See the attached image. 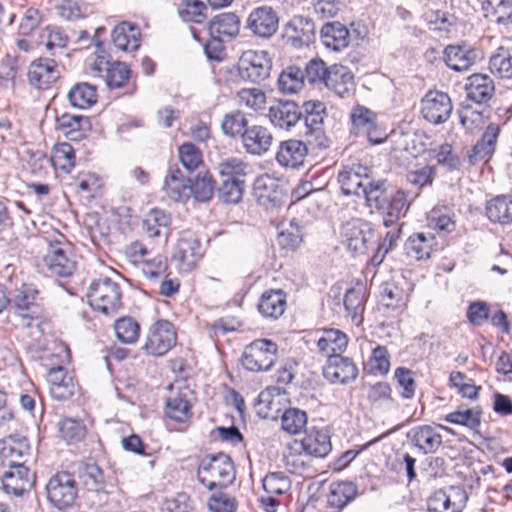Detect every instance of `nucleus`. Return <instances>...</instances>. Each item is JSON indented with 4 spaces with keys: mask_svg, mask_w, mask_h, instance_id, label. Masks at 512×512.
I'll return each mask as SVG.
<instances>
[{
    "mask_svg": "<svg viewBox=\"0 0 512 512\" xmlns=\"http://www.w3.org/2000/svg\"><path fill=\"white\" fill-rule=\"evenodd\" d=\"M476 58V51L467 44L449 45L444 50L445 63L457 72L468 70L475 63Z\"/></svg>",
    "mask_w": 512,
    "mask_h": 512,
    "instance_id": "obj_25",
    "label": "nucleus"
},
{
    "mask_svg": "<svg viewBox=\"0 0 512 512\" xmlns=\"http://www.w3.org/2000/svg\"><path fill=\"white\" fill-rule=\"evenodd\" d=\"M304 82V71L296 66L287 67L278 78L280 90L287 94L298 93L303 88Z\"/></svg>",
    "mask_w": 512,
    "mask_h": 512,
    "instance_id": "obj_47",
    "label": "nucleus"
},
{
    "mask_svg": "<svg viewBox=\"0 0 512 512\" xmlns=\"http://www.w3.org/2000/svg\"><path fill=\"white\" fill-rule=\"evenodd\" d=\"M285 36L296 48L308 46L315 38V24L307 17L294 16L285 26Z\"/></svg>",
    "mask_w": 512,
    "mask_h": 512,
    "instance_id": "obj_17",
    "label": "nucleus"
},
{
    "mask_svg": "<svg viewBox=\"0 0 512 512\" xmlns=\"http://www.w3.org/2000/svg\"><path fill=\"white\" fill-rule=\"evenodd\" d=\"M1 476L3 490L10 496L23 497L33 488L36 477L26 465L4 468Z\"/></svg>",
    "mask_w": 512,
    "mask_h": 512,
    "instance_id": "obj_10",
    "label": "nucleus"
},
{
    "mask_svg": "<svg viewBox=\"0 0 512 512\" xmlns=\"http://www.w3.org/2000/svg\"><path fill=\"white\" fill-rule=\"evenodd\" d=\"M171 224L170 214L162 209H151L142 221V228L149 237L168 236Z\"/></svg>",
    "mask_w": 512,
    "mask_h": 512,
    "instance_id": "obj_41",
    "label": "nucleus"
},
{
    "mask_svg": "<svg viewBox=\"0 0 512 512\" xmlns=\"http://www.w3.org/2000/svg\"><path fill=\"white\" fill-rule=\"evenodd\" d=\"M367 171V168L362 166L345 167L338 175L342 192L345 195L361 196L362 190L367 188L371 180Z\"/></svg>",
    "mask_w": 512,
    "mask_h": 512,
    "instance_id": "obj_21",
    "label": "nucleus"
},
{
    "mask_svg": "<svg viewBox=\"0 0 512 512\" xmlns=\"http://www.w3.org/2000/svg\"><path fill=\"white\" fill-rule=\"evenodd\" d=\"M341 236L348 250L363 254L368 249V243L374 240L375 233L369 223L361 219H352L343 224Z\"/></svg>",
    "mask_w": 512,
    "mask_h": 512,
    "instance_id": "obj_8",
    "label": "nucleus"
},
{
    "mask_svg": "<svg viewBox=\"0 0 512 512\" xmlns=\"http://www.w3.org/2000/svg\"><path fill=\"white\" fill-rule=\"evenodd\" d=\"M58 64L51 58H39L31 62L27 72L28 83L38 89H49L60 78Z\"/></svg>",
    "mask_w": 512,
    "mask_h": 512,
    "instance_id": "obj_12",
    "label": "nucleus"
},
{
    "mask_svg": "<svg viewBox=\"0 0 512 512\" xmlns=\"http://www.w3.org/2000/svg\"><path fill=\"white\" fill-rule=\"evenodd\" d=\"M365 296L362 289L350 288L344 297V306L348 314L355 320L364 310Z\"/></svg>",
    "mask_w": 512,
    "mask_h": 512,
    "instance_id": "obj_59",
    "label": "nucleus"
},
{
    "mask_svg": "<svg viewBox=\"0 0 512 512\" xmlns=\"http://www.w3.org/2000/svg\"><path fill=\"white\" fill-rule=\"evenodd\" d=\"M286 294L281 290H269L261 295L258 311L266 318L278 319L286 309Z\"/></svg>",
    "mask_w": 512,
    "mask_h": 512,
    "instance_id": "obj_35",
    "label": "nucleus"
},
{
    "mask_svg": "<svg viewBox=\"0 0 512 512\" xmlns=\"http://www.w3.org/2000/svg\"><path fill=\"white\" fill-rule=\"evenodd\" d=\"M279 18L271 7H258V37L269 38L278 29Z\"/></svg>",
    "mask_w": 512,
    "mask_h": 512,
    "instance_id": "obj_50",
    "label": "nucleus"
},
{
    "mask_svg": "<svg viewBox=\"0 0 512 512\" xmlns=\"http://www.w3.org/2000/svg\"><path fill=\"white\" fill-rule=\"evenodd\" d=\"M348 345L347 335L338 329H325L322 336L317 341V347L321 353L328 358L330 355H336L346 350Z\"/></svg>",
    "mask_w": 512,
    "mask_h": 512,
    "instance_id": "obj_38",
    "label": "nucleus"
},
{
    "mask_svg": "<svg viewBox=\"0 0 512 512\" xmlns=\"http://www.w3.org/2000/svg\"><path fill=\"white\" fill-rule=\"evenodd\" d=\"M285 401V392L280 387H267L258 395V417L277 420Z\"/></svg>",
    "mask_w": 512,
    "mask_h": 512,
    "instance_id": "obj_19",
    "label": "nucleus"
},
{
    "mask_svg": "<svg viewBox=\"0 0 512 512\" xmlns=\"http://www.w3.org/2000/svg\"><path fill=\"white\" fill-rule=\"evenodd\" d=\"M483 9L491 21L499 25L512 24V0H485Z\"/></svg>",
    "mask_w": 512,
    "mask_h": 512,
    "instance_id": "obj_45",
    "label": "nucleus"
},
{
    "mask_svg": "<svg viewBox=\"0 0 512 512\" xmlns=\"http://www.w3.org/2000/svg\"><path fill=\"white\" fill-rule=\"evenodd\" d=\"M46 494L49 502L58 509L72 506L78 494L73 474L61 471L51 476L46 484Z\"/></svg>",
    "mask_w": 512,
    "mask_h": 512,
    "instance_id": "obj_4",
    "label": "nucleus"
},
{
    "mask_svg": "<svg viewBox=\"0 0 512 512\" xmlns=\"http://www.w3.org/2000/svg\"><path fill=\"white\" fill-rule=\"evenodd\" d=\"M55 11L58 17L66 21H76L85 15L83 7L75 0H59Z\"/></svg>",
    "mask_w": 512,
    "mask_h": 512,
    "instance_id": "obj_63",
    "label": "nucleus"
},
{
    "mask_svg": "<svg viewBox=\"0 0 512 512\" xmlns=\"http://www.w3.org/2000/svg\"><path fill=\"white\" fill-rule=\"evenodd\" d=\"M323 374L332 383L345 384L356 379L358 369L350 358L336 354L330 355L327 359Z\"/></svg>",
    "mask_w": 512,
    "mask_h": 512,
    "instance_id": "obj_16",
    "label": "nucleus"
},
{
    "mask_svg": "<svg viewBox=\"0 0 512 512\" xmlns=\"http://www.w3.org/2000/svg\"><path fill=\"white\" fill-rule=\"evenodd\" d=\"M247 119L245 115L240 112H234L231 114H226L222 120L221 128L225 135L230 137H236L243 133V131L247 128Z\"/></svg>",
    "mask_w": 512,
    "mask_h": 512,
    "instance_id": "obj_56",
    "label": "nucleus"
},
{
    "mask_svg": "<svg viewBox=\"0 0 512 512\" xmlns=\"http://www.w3.org/2000/svg\"><path fill=\"white\" fill-rule=\"evenodd\" d=\"M278 359V345L269 339H258V371L269 370Z\"/></svg>",
    "mask_w": 512,
    "mask_h": 512,
    "instance_id": "obj_53",
    "label": "nucleus"
},
{
    "mask_svg": "<svg viewBox=\"0 0 512 512\" xmlns=\"http://www.w3.org/2000/svg\"><path fill=\"white\" fill-rule=\"evenodd\" d=\"M303 113L294 101H278L268 111L270 122L276 128L289 131L302 118Z\"/></svg>",
    "mask_w": 512,
    "mask_h": 512,
    "instance_id": "obj_18",
    "label": "nucleus"
},
{
    "mask_svg": "<svg viewBox=\"0 0 512 512\" xmlns=\"http://www.w3.org/2000/svg\"><path fill=\"white\" fill-rule=\"evenodd\" d=\"M351 121L357 134L365 135L371 144H380L382 137H374L376 132V116L366 107L357 106L352 110Z\"/></svg>",
    "mask_w": 512,
    "mask_h": 512,
    "instance_id": "obj_29",
    "label": "nucleus"
},
{
    "mask_svg": "<svg viewBox=\"0 0 512 512\" xmlns=\"http://www.w3.org/2000/svg\"><path fill=\"white\" fill-rule=\"evenodd\" d=\"M436 175V169L434 166L426 165L417 170H410L406 174V180L418 188L430 186Z\"/></svg>",
    "mask_w": 512,
    "mask_h": 512,
    "instance_id": "obj_64",
    "label": "nucleus"
},
{
    "mask_svg": "<svg viewBox=\"0 0 512 512\" xmlns=\"http://www.w3.org/2000/svg\"><path fill=\"white\" fill-rule=\"evenodd\" d=\"M191 196L199 202L209 201L214 193L215 182L208 171L199 172L190 182Z\"/></svg>",
    "mask_w": 512,
    "mask_h": 512,
    "instance_id": "obj_48",
    "label": "nucleus"
},
{
    "mask_svg": "<svg viewBox=\"0 0 512 512\" xmlns=\"http://www.w3.org/2000/svg\"><path fill=\"white\" fill-rule=\"evenodd\" d=\"M197 477L209 490L232 484L236 477L231 457L225 453L207 454L198 466Z\"/></svg>",
    "mask_w": 512,
    "mask_h": 512,
    "instance_id": "obj_2",
    "label": "nucleus"
},
{
    "mask_svg": "<svg viewBox=\"0 0 512 512\" xmlns=\"http://www.w3.org/2000/svg\"><path fill=\"white\" fill-rule=\"evenodd\" d=\"M60 437L68 443L81 441L86 434L85 425L79 419L65 418L58 423Z\"/></svg>",
    "mask_w": 512,
    "mask_h": 512,
    "instance_id": "obj_51",
    "label": "nucleus"
},
{
    "mask_svg": "<svg viewBox=\"0 0 512 512\" xmlns=\"http://www.w3.org/2000/svg\"><path fill=\"white\" fill-rule=\"evenodd\" d=\"M86 296L90 306L105 315L115 314L122 306L120 285L107 277L92 281Z\"/></svg>",
    "mask_w": 512,
    "mask_h": 512,
    "instance_id": "obj_3",
    "label": "nucleus"
},
{
    "mask_svg": "<svg viewBox=\"0 0 512 512\" xmlns=\"http://www.w3.org/2000/svg\"><path fill=\"white\" fill-rule=\"evenodd\" d=\"M281 422L284 431L291 435L298 434L307 424V414L297 408L286 409L281 416Z\"/></svg>",
    "mask_w": 512,
    "mask_h": 512,
    "instance_id": "obj_52",
    "label": "nucleus"
},
{
    "mask_svg": "<svg viewBox=\"0 0 512 512\" xmlns=\"http://www.w3.org/2000/svg\"><path fill=\"white\" fill-rule=\"evenodd\" d=\"M320 36L324 46L334 51H341L349 45V30L340 22L324 24Z\"/></svg>",
    "mask_w": 512,
    "mask_h": 512,
    "instance_id": "obj_32",
    "label": "nucleus"
},
{
    "mask_svg": "<svg viewBox=\"0 0 512 512\" xmlns=\"http://www.w3.org/2000/svg\"><path fill=\"white\" fill-rule=\"evenodd\" d=\"M486 216L492 223H512V195H498L487 201Z\"/></svg>",
    "mask_w": 512,
    "mask_h": 512,
    "instance_id": "obj_31",
    "label": "nucleus"
},
{
    "mask_svg": "<svg viewBox=\"0 0 512 512\" xmlns=\"http://www.w3.org/2000/svg\"><path fill=\"white\" fill-rule=\"evenodd\" d=\"M41 268L50 276L69 277L76 269V262L67 244L56 241L49 244Z\"/></svg>",
    "mask_w": 512,
    "mask_h": 512,
    "instance_id": "obj_5",
    "label": "nucleus"
},
{
    "mask_svg": "<svg viewBox=\"0 0 512 512\" xmlns=\"http://www.w3.org/2000/svg\"><path fill=\"white\" fill-rule=\"evenodd\" d=\"M357 495V487L352 482L332 483L328 494V505L331 508L342 509Z\"/></svg>",
    "mask_w": 512,
    "mask_h": 512,
    "instance_id": "obj_44",
    "label": "nucleus"
},
{
    "mask_svg": "<svg viewBox=\"0 0 512 512\" xmlns=\"http://www.w3.org/2000/svg\"><path fill=\"white\" fill-rule=\"evenodd\" d=\"M437 242L432 233H415L405 243L406 255L415 260L428 259L436 249Z\"/></svg>",
    "mask_w": 512,
    "mask_h": 512,
    "instance_id": "obj_30",
    "label": "nucleus"
},
{
    "mask_svg": "<svg viewBox=\"0 0 512 512\" xmlns=\"http://www.w3.org/2000/svg\"><path fill=\"white\" fill-rule=\"evenodd\" d=\"M207 506L211 512H235L237 501L230 494L218 491L210 496Z\"/></svg>",
    "mask_w": 512,
    "mask_h": 512,
    "instance_id": "obj_60",
    "label": "nucleus"
},
{
    "mask_svg": "<svg viewBox=\"0 0 512 512\" xmlns=\"http://www.w3.org/2000/svg\"><path fill=\"white\" fill-rule=\"evenodd\" d=\"M56 128L70 141L82 140L91 129L86 116L64 113L56 118Z\"/></svg>",
    "mask_w": 512,
    "mask_h": 512,
    "instance_id": "obj_22",
    "label": "nucleus"
},
{
    "mask_svg": "<svg viewBox=\"0 0 512 512\" xmlns=\"http://www.w3.org/2000/svg\"><path fill=\"white\" fill-rule=\"evenodd\" d=\"M243 181L239 178L222 179L218 188L219 198L225 203H238L242 198Z\"/></svg>",
    "mask_w": 512,
    "mask_h": 512,
    "instance_id": "obj_55",
    "label": "nucleus"
},
{
    "mask_svg": "<svg viewBox=\"0 0 512 512\" xmlns=\"http://www.w3.org/2000/svg\"><path fill=\"white\" fill-rule=\"evenodd\" d=\"M93 69L97 72L105 71V82L110 89L123 87L127 83L131 72L125 63L119 61L104 63L101 60L99 63H95Z\"/></svg>",
    "mask_w": 512,
    "mask_h": 512,
    "instance_id": "obj_34",
    "label": "nucleus"
},
{
    "mask_svg": "<svg viewBox=\"0 0 512 512\" xmlns=\"http://www.w3.org/2000/svg\"><path fill=\"white\" fill-rule=\"evenodd\" d=\"M240 28L239 18L234 13H220L214 16L208 25L210 36L232 39L238 35Z\"/></svg>",
    "mask_w": 512,
    "mask_h": 512,
    "instance_id": "obj_33",
    "label": "nucleus"
},
{
    "mask_svg": "<svg viewBox=\"0 0 512 512\" xmlns=\"http://www.w3.org/2000/svg\"><path fill=\"white\" fill-rule=\"evenodd\" d=\"M330 75V68L321 59L310 60L304 71L305 80L311 84H326V78Z\"/></svg>",
    "mask_w": 512,
    "mask_h": 512,
    "instance_id": "obj_57",
    "label": "nucleus"
},
{
    "mask_svg": "<svg viewBox=\"0 0 512 512\" xmlns=\"http://www.w3.org/2000/svg\"><path fill=\"white\" fill-rule=\"evenodd\" d=\"M278 243L283 249L295 250L303 240L302 228L299 223L292 219L288 224L281 223L278 226Z\"/></svg>",
    "mask_w": 512,
    "mask_h": 512,
    "instance_id": "obj_46",
    "label": "nucleus"
},
{
    "mask_svg": "<svg viewBox=\"0 0 512 512\" xmlns=\"http://www.w3.org/2000/svg\"><path fill=\"white\" fill-rule=\"evenodd\" d=\"M305 136H315L320 139L323 136V123L326 117V106L317 100L306 101L303 104Z\"/></svg>",
    "mask_w": 512,
    "mask_h": 512,
    "instance_id": "obj_23",
    "label": "nucleus"
},
{
    "mask_svg": "<svg viewBox=\"0 0 512 512\" xmlns=\"http://www.w3.org/2000/svg\"><path fill=\"white\" fill-rule=\"evenodd\" d=\"M467 98L477 104L488 102L494 95V81L487 74L471 75L465 85Z\"/></svg>",
    "mask_w": 512,
    "mask_h": 512,
    "instance_id": "obj_26",
    "label": "nucleus"
},
{
    "mask_svg": "<svg viewBox=\"0 0 512 512\" xmlns=\"http://www.w3.org/2000/svg\"><path fill=\"white\" fill-rule=\"evenodd\" d=\"M353 75L349 69L343 65H333L330 67V75L326 78L325 86L334 91L340 97L348 94L354 85Z\"/></svg>",
    "mask_w": 512,
    "mask_h": 512,
    "instance_id": "obj_40",
    "label": "nucleus"
},
{
    "mask_svg": "<svg viewBox=\"0 0 512 512\" xmlns=\"http://www.w3.org/2000/svg\"><path fill=\"white\" fill-rule=\"evenodd\" d=\"M301 447L306 455L325 457L332 448L330 436L324 430H312L301 440Z\"/></svg>",
    "mask_w": 512,
    "mask_h": 512,
    "instance_id": "obj_36",
    "label": "nucleus"
},
{
    "mask_svg": "<svg viewBox=\"0 0 512 512\" xmlns=\"http://www.w3.org/2000/svg\"><path fill=\"white\" fill-rule=\"evenodd\" d=\"M202 255L201 242L196 233L190 230L182 231L174 247L172 259L177 261L181 268L191 270Z\"/></svg>",
    "mask_w": 512,
    "mask_h": 512,
    "instance_id": "obj_11",
    "label": "nucleus"
},
{
    "mask_svg": "<svg viewBox=\"0 0 512 512\" xmlns=\"http://www.w3.org/2000/svg\"><path fill=\"white\" fill-rule=\"evenodd\" d=\"M30 455L28 440L20 435H10L2 442L0 459L3 468H13L16 465H25Z\"/></svg>",
    "mask_w": 512,
    "mask_h": 512,
    "instance_id": "obj_13",
    "label": "nucleus"
},
{
    "mask_svg": "<svg viewBox=\"0 0 512 512\" xmlns=\"http://www.w3.org/2000/svg\"><path fill=\"white\" fill-rule=\"evenodd\" d=\"M53 161L61 170L69 173L75 166V151L68 143H61L55 147Z\"/></svg>",
    "mask_w": 512,
    "mask_h": 512,
    "instance_id": "obj_61",
    "label": "nucleus"
},
{
    "mask_svg": "<svg viewBox=\"0 0 512 512\" xmlns=\"http://www.w3.org/2000/svg\"><path fill=\"white\" fill-rule=\"evenodd\" d=\"M279 184L275 177L268 173L258 175V205L267 212H274L282 206V194L278 190Z\"/></svg>",
    "mask_w": 512,
    "mask_h": 512,
    "instance_id": "obj_20",
    "label": "nucleus"
},
{
    "mask_svg": "<svg viewBox=\"0 0 512 512\" xmlns=\"http://www.w3.org/2000/svg\"><path fill=\"white\" fill-rule=\"evenodd\" d=\"M38 290L31 284H22L15 289L10 299V308L13 312L23 318H32V310L36 307Z\"/></svg>",
    "mask_w": 512,
    "mask_h": 512,
    "instance_id": "obj_28",
    "label": "nucleus"
},
{
    "mask_svg": "<svg viewBox=\"0 0 512 512\" xmlns=\"http://www.w3.org/2000/svg\"><path fill=\"white\" fill-rule=\"evenodd\" d=\"M141 32L137 25L123 21L116 25L111 33L114 46L125 52H134L140 47Z\"/></svg>",
    "mask_w": 512,
    "mask_h": 512,
    "instance_id": "obj_24",
    "label": "nucleus"
},
{
    "mask_svg": "<svg viewBox=\"0 0 512 512\" xmlns=\"http://www.w3.org/2000/svg\"><path fill=\"white\" fill-rule=\"evenodd\" d=\"M190 182L179 168L171 167L164 180V190L170 199L185 202L191 196Z\"/></svg>",
    "mask_w": 512,
    "mask_h": 512,
    "instance_id": "obj_27",
    "label": "nucleus"
},
{
    "mask_svg": "<svg viewBox=\"0 0 512 512\" xmlns=\"http://www.w3.org/2000/svg\"><path fill=\"white\" fill-rule=\"evenodd\" d=\"M178 153L181 164L188 171H194L202 164V153L192 143H183Z\"/></svg>",
    "mask_w": 512,
    "mask_h": 512,
    "instance_id": "obj_58",
    "label": "nucleus"
},
{
    "mask_svg": "<svg viewBox=\"0 0 512 512\" xmlns=\"http://www.w3.org/2000/svg\"><path fill=\"white\" fill-rule=\"evenodd\" d=\"M114 330L120 342L133 344L139 337L140 326L133 318L122 317L115 321Z\"/></svg>",
    "mask_w": 512,
    "mask_h": 512,
    "instance_id": "obj_49",
    "label": "nucleus"
},
{
    "mask_svg": "<svg viewBox=\"0 0 512 512\" xmlns=\"http://www.w3.org/2000/svg\"><path fill=\"white\" fill-rule=\"evenodd\" d=\"M79 480L83 488L98 498L92 504L100 507L107 502L108 495L105 492V481L102 470L95 463H86L79 472Z\"/></svg>",
    "mask_w": 512,
    "mask_h": 512,
    "instance_id": "obj_15",
    "label": "nucleus"
},
{
    "mask_svg": "<svg viewBox=\"0 0 512 512\" xmlns=\"http://www.w3.org/2000/svg\"><path fill=\"white\" fill-rule=\"evenodd\" d=\"M437 163L448 171L458 170L461 166L460 157L454 153L450 144L445 143L434 150Z\"/></svg>",
    "mask_w": 512,
    "mask_h": 512,
    "instance_id": "obj_62",
    "label": "nucleus"
},
{
    "mask_svg": "<svg viewBox=\"0 0 512 512\" xmlns=\"http://www.w3.org/2000/svg\"><path fill=\"white\" fill-rule=\"evenodd\" d=\"M407 438L411 445L423 455L436 453L443 443L442 435L437 428L430 425L413 427L407 433Z\"/></svg>",
    "mask_w": 512,
    "mask_h": 512,
    "instance_id": "obj_14",
    "label": "nucleus"
},
{
    "mask_svg": "<svg viewBox=\"0 0 512 512\" xmlns=\"http://www.w3.org/2000/svg\"><path fill=\"white\" fill-rule=\"evenodd\" d=\"M361 196L371 212L377 211L383 215V224L386 227L395 224L406 214L410 206L408 195L403 189H398L392 195L388 194L385 180L371 178L367 188L362 190Z\"/></svg>",
    "mask_w": 512,
    "mask_h": 512,
    "instance_id": "obj_1",
    "label": "nucleus"
},
{
    "mask_svg": "<svg viewBox=\"0 0 512 512\" xmlns=\"http://www.w3.org/2000/svg\"><path fill=\"white\" fill-rule=\"evenodd\" d=\"M165 414L173 421L184 423L192 417L188 392H178L166 400Z\"/></svg>",
    "mask_w": 512,
    "mask_h": 512,
    "instance_id": "obj_39",
    "label": "nucleus"
},
{
    "mask_svg": "<svg viewBox=\"0 0 512 512\" xmlns=\"http://www.w3.org/2000/svg\"><path fill=\"white\" fill-rule=\"evenodd\" d=\"M307 155L306 145L299 140H288L281 144L276 153L277 161L286 167H298Z\"/></svg>",
    "mask_w": 512,
    "mask_h": 512,
    "instance_id": "obj_37",
    "label": "nucleus"
},
{
    "mask_svg": "<svg viewBox=\"0 0 512 512\" xmlns=\"http://www.w3.org/2000/svg\"><path fill=\"white\" fill-rule=\"evenodd\" d=\"M176 340L177 335L172 323L158 320L151 325L143 348L147 354L163 356L175 346Z\"/></svg>",
    "mask_w": 512,
    "mask_h": 512,
    "instance_id": "obj_7",
    "label": "nucleus"
},
{
    "mask_svg": "<svg viewBox=\"0 0 512 512\" xmlns=\"http://www.w3.org/2000/svg\"><path fill=\"white\" fill-rule=\"evenodd\" d=\"M453 104L449 95L439 90H430L421 100V115L429 123L439 125L451 116Z\"/></svg>",
    "mask_w": 512,
    "mask_h": 512,
    "instance_id": "obj_6",
    "label": "nucleus"
},
{
    "mask_svg": "<svg viewBox=\"0 0 512 512\" xmlns=\"http://www.w3.org/2000/svg\"><path fill=\"white\" fill-rule=\"evenodd\" d=\"M489 70L500 79H512V46H500L490 56Z\"/></svg>",
    "mask_w": 512,
    "mask_h": 512,
    "instance_id": "obj_42",
    "label": "nucleus"
},
{
    "mask_svg": "<svg viewBox=\"0 0 512 512\" xmlns=\"http://www.w3.org/2000/svg\"><path fill=\"white\" fill-rule=\"evenodd\" d=\"M468 494L459 486L438 490L427 501L429 512H462L466 507Z\"/></svg>",
    "mask_w": 512,
    "mask_h": 512,
    "instance_id": "obj_9",
    "label": "nucleus"
},
{
    "mask_svg": "<svg viewBox=\"0 0 512 512\" xmlns=\"http://www.w3.org/2000/svg\"><path fill=\"white\" fill-rule=\"evenodd\" d=\"M445 421L466 426L470 429H477L481 423V411L478 408L457 410L445 416Z\"/></svg>",
    "mask_w": 512,
    "mask_h": 512,
    "instance_id": "obj_54",
    "label": "nucleus"
},
{
    "mask_svg": "<svg viewBox=\"0 0 512 512\" xmlns=\"http://www.w3.org/2000/svg\"><path fill=\"white\" fill-rule=\"evenodd\" d=\"M67 97L69 103L75 108H90L97 101L96 87L86 82L76 83Z\"/></svg>",
    "mask_w": 512,
    "mask_h": 512,
    "instance_id": "obj_43",
    "label": "nucleus"
}]
</instances>
